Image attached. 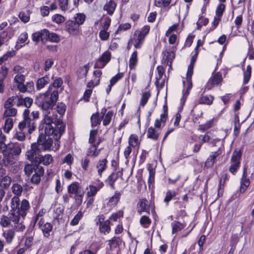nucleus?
Here are the masks:
<instances>
[{"label": "nucleus", "instance_id": "obj_1", "mask_svg": "<svg viewBox=\"0 0 254 254\" xmlns=\"http://www.w3.org/2000/svg\"><path fill=\"white\" fill-rule=\"evenodd\" d=\"M53 141L41 132L37 142L31 144L30 149L27 151L26 156L28 160L32 163H37L41 156V152L51 150Z\"/></svg>", "mask_w": 254, "mask_h": 254}, {"label": "nucleus", "instance_id": "obj_2", "mask_svg": "<svg viewBox=\"0 0 254 254\" xmlns=\"http://www.w3.org/2000/svg\"><path fill=\"white\" fill-rule=\"evenodd\" d=\"M49 92L41 93L36 96L34 103L42 109L48 113L55 106L59 98V93L57 90L52 91L51 96L48 95Z\"/></svg>", "mask_w": 254, "mask_h": 254}, {"label": "nucleus", "instance_id": "obj_3", "mask_svg": "<svg viewBox=\"0 0 254 254\" xmlns=\"http://www.w3.org/2000/svg\"><path fill=\"white\" fill-rule=\"evenodd\" d=\"M65 127L66 124L62 119L56 118V120L54 121V125L52 126L51 130L47 132L46 134H44L53 140V138L51 137V136H52L54 139L57 140L60 139L63 134L65 132Z\"/></svg>", "mask_w": 254, "mask_h": 254}, {"label": "nucleus", "instance_id": "obj_4", "mask_svg": "<svg viewBox=\"0 0 254 254\" xmlns=\"http://www.w3.org/2000/svg\"><path fill=\"white\" fill-rule=\"evenodd\" d=\"M67 192L70 194H74L75 205L77 207H79L82 203L85 193L82 187L78 182H73L67 187Z\"/></svg>", "mask_w": 254, "mask_h": 254}, {"label": "nucleus", "instance_id": "obj_5", "mask_svg": "<svg viewBox=\"0 0 254 254\" xmlns=\"http://www.w3.org/2000/svg\"><path fill=\"white\" fill-rule=\"evenodd\" d=\"M22 143H12L8 144V150L4 164L7 166L12 162L13 155L18 156L21 152V146Z\"/></svg>", "mask_w": 254, "mask_h": 254}, {"label": "nucleus", "instance_id": "obj_6", "mask_svg": "<svg viewBox=\"0 0 254 254\" xmlns=\"http://www.w3.org/2000/svg\"><path fill=\"white\" fill-rule=\"evenodd\" d=\"M49 113L50 111L45 113L44 118L39 127L40 134L41 132L46 134L47 132L50 131L52 129V126L54 125V121L56 120V118H58L57 115H54L53 117L49 116Z\"/></svg>", "mask_w": 254, "mask_h": 254}, {"label": "nucleus", "instance_id": "obj_7", "mask_svg": "<svg viewBox=\"0 0 254 254\" xmlns=\"http://www.w3.org/2000/svg\"><path fill=\"white\" fill-rule=\"evenodd\" d=\"M29 114L30 111L27 109H25L23 114V120L19 123L18 127L20 129H23L28 126V133L31 134L36 128V124L30 118Z\"/></svg>", "mask_w": 254, "mask_h": 254}, {"label": "nucleus", "instance_id": "obj_8", "mask_svg": "<svg viewBox=\"0 0 254 254\" xmlns=\"http://www.w3.org/2000/svg\"><path fill=\"white\" fill-rule=\"evenodd\" d=\"M98 217V222H97V224L99 223V230L100 232L105 234L106 233L108 234L111 231V228L110 226V220H107L105 221H101V219L104 220L103 215H102L101 216H99Z\"/></svg>", "mask_w": 254, "mask_h": 254}, {"label": "nucleus", "instance_id": "obj_9", "mask_svg": "<svg viewBox=\"0 0 254 254\" xmlns=\"http://www.w3.org/2000/svg\"><path fill=\"white\" fill-rule=\"evenodd\" d=\"M44 35L45 36V42L49 41L51 42L58 43L60 41V38L57 34L50 32L47 29H45V31H44Z\"/></svg>", "mask_w": 254, "mask_h": 254}, {"label": "nucleus", "instance_id": "obj_10", "mask_svg": "<svg viewBox=\"0 0 254 254\" xmlns=\"http://www.w3.org/2000/svg\"><path fill=\"white\" fill-rule=\"evenodd\" d=\"M139 209H138L137 212L140 215L143 212L149 214L150 206L148 201L146 199H142L139 200L138 203Z\"/></svg>", "mask_w": 254, "mask_h": 254}, {"label": "nucleus", "instance_id": "obj_11", "mask_svg": "<svg viewBox=\"0 0 254 254\" xmlns=\"http://www.w3.org/2000/svg\"><path fill=\"white\" fill-rule=\"evenodd\" d=\"M119 178L118 173L113 172L108 178L105 180V183L107 186H110L113 190L115 189V183Z\"/></svg>", "mask_w": 254, "mask_h": 254}, {"label": "nucleus", "instance_id": "obj_12", "mask_svg": "<svg viewBox=\"0 0 254 254\" xmlns=\"http://www.w3.org/2000/svg\"><path fill=\"white\" fill-rule=\"evenodd\" d=\"M42 167L40 165H38L37 163L27 164L25 166L24 172L26 175L30 176L34 172H37L39 168Z\"/></svg>", "mask_w": 254, "mask_h": 254}, {"label": "nucleus", "instance_id": "obj_13", "mask_svg": "<svg viewBox=\"0 0 254 254\" xmlns=\"http://www.w3.org/2000/svg\"><path fill=\"white\" fill-rule=\"evenodd\" d=\"M30 204L29 201L27 199H23L20 204L19 207V211L21 214V216L23 218L25 217L27 214V211L30 208Z\"/></svg>", "mask_w": 254, "mask_h": 254}, {"label": "nucleus", "instance_id": "obj_14", "mask_svg": "<svg viewBox=\"0 0 254 254\" xmlns=\"http://www.w3.org/2000/svg\"><path fill=\"white\" fill-rule=\"evenodd\" d=\"M44 173V169L43 167L39 168L37 172L32 175L31 178V182L32 184L36 185L38 184L41 181V177L43 175Z\"/></svg>", "mask_w": 254, "mask_h": 254}, {"label": "nucleus", "instance_id": "obj_15", "mask_svg": "<svg viewBox=\"0 0 254 254\" xmlns=\"http://www.w3.org/2000/svg\"><path fill=\"white\" fill-rule=\"evenodd\" d=\"M107 160L105 158L99 160L96 165V168L98 169L97 172L100 177H102V173L107 168Z\"/></svg>", "mask_w": 254, "mask_h": 254}, {"label": "nucleus", "instance_id": "obj_16", "mask_svg": "<svg viewBox=\"0 0 254 254\" xmlns=\"http://www.w3.org/2000/svg\"><path fill=\"white\" fill-rule=\"evenodd\" d=\"M175 58V54L173 51H167L164 53L163 60L164 63L171 67L172 63Z\"/></svg>", "mask_w": 254, "mask_h": 254}, {"label": "nucleus", "instance_id": "obj_17", "mask_svg": "<svg viewBox=\"0 0 254 254\" xmlns=\"http://www.w3.org/2000/svg\"><path fill=\"white\" fill-rule=\"evenodd\" d=\"M45 29H43L39 31L34 32L32 35V39L34 42L38 43L40 41L42 43H45V36L44 35V31Z\"/></svg>", "mask_w": 254, "mask_h": 254}, {"label": "nucleus", "instance_id": "obj_18", "mask_svg": "<svg viewBox=\"0 0 254 254\" xmlns=\"http://www.w3.org/2000/svg\"><path fill=\"white\" fill-rule=\"evenodd\" d=\"M50 81V77L48 75L38 79L36 83V88L40 90Z\"/></svg>", "mask_w": 254, "mask_h": 254}, {"label": "nucleus", "instance_id": "obj_19", "mask_svg": "<svg viewBox=\"0 0 254 254\" xmlns=\"http://www.w3.org/2000/svg\"><path fill=\"white\" fill-rule=\"evenodd\" d=\"M160 134V131L159 130L151 127L148 129L147 136L150 139L153 140H157Z\"/></svg>", "mask_w": 254, "mask_h": 254}, {"label": "nucleus", "instance_id": "obj_20", "mask_svg": "<svg viewBox=\"0 0 254 254\" xmlns=\"http://www.w3.org/2000/svg\"><path fill=\"white\" fill-rule=\"evenodd\" d=\"M53 161V157L50 154H46L45 155H41L38 160L37 164L40 165V164H43L45 166L50 165Z\"/></svg>", "mask_w": 254, "mask_h": 254}, {"label": "nucleus", "instance_id": "obj_21", "mask_svg": "<svg viewBox=\"0 0 254 254\" xmlns=\"http://www.w3.org/2000/svg\"><path fill=\"white\" fill-rule=\"evenodd\" d=\"M65 27L69 33H72L78 30L79 26L74 20H69L65 22Z\"/></svg>", "mask_w": 254, "mask_h": 254}, {"label": "nucleus", "instance_id": "obj_22", "mask_svg": "<svg viewBox=\"0 0 254 254\" xmlns=\"http://www.w3.org/2000/svg\"><path fill=\"white\" fill-rule=\"evenodd\" d=\"M121 195L122 192L116 190L115 192L114 195L110 198L107 204L111 206H115L117 205L120 200Z\"/></svg>", "mask_w": 254, "mask_h": 254}, {"label": "nucleus", "instance_id": "obj_23", "mask_svg": "<svg viewBox=\"0 0 254 254\" xmlns=\"http://www.w3.org/2000/svg\"><path fill=\"white\" fill-rule=\"evenodd\" d=\"M250 185V180L248 178H241L240 187L238 191L241 194L244 193Z\"/></svg>", "mask_w": 254, "mask_h": 254}, {"label": "nucleus", "instance_id": "obj_24", "mask_svg": "<svg viewBox=\"0 0 254 254\" xmlns=\"http://www.w3.org/2000/svg\"><path fill=\"white\" fill-rule=\"evenodd\" d=\"M117 4L113 0H110L104 6V10H106L109 15H112L116 9Z\"/></svg>", "mask_w": 254, "mask_h": 254}, {"label": "nucleus", "instance_id": "obj_25", "mask_svg": "<svg viewBox=\"0 0 254 254\" xmlns=\"http://www.w3.org/2000/svg\"><path fill=\"white\" fill-rule=\"evenodd\" d=\"M18 128L19 130L16 132L14 137L19 141H23L25 138L26 133H28V126H26V128H24L23 129H20L19 127Z\"/></svg>", "mask_w": 254, "mask_h": 254}, {"label": "nucleus", "instance_id": "obj_26", "mask_svg": "<svg viewBox=\"0 0 254 254\" xmlns=\"http://www.w3.org/2000/svg\"><path fill=\"white\" fill-rule=\"evenodd\" d=\"M102 119L103 118L99 117V113L98 112L93 114L90 118L91 127H94L97 125H100Z\"/></svg>", "mask_w": 254, "mask_h": 254}, {"label": "nucleus", "instance_id": "obj_27", "mask_svg": "<svg viewBox=\"0 0 254 254\" xmlns=\"http://www.w3.org/2000/svg\"><path fill=\"white\" fill-rule=\"evenodd\" d=\"M20 205V199L18 196H14L11 200V210L10 211L18 212Z\"/></svg>", "mask_w": 254, "mask_h": 254}, {"label": "nucleus", "instance_id": "obj_28", "mask_svg": "<svg viewBox=\"0 0 254 254\" xmlns=\"http://www.w3.org/2000/svg\"><path fill=\"white\" fill-rule=\"evenodd\" d=\"M41 229L44 236L48 238L50 236V232L52 231L53 225L50 223L47 222L43 225Z\"/></svg>", "mask_w": 254, "mask_h": 254}, {"label": "nucleus", "instance_id": "obj_29", "mask_svg": "<svg viewBox=\"0 0 254 254\" xmlns=\"http://www.w3.org/2000/svg\"><path fill=\"white\" fill-rule=\"evenodd\" d=\"M242 151L241 150L235 149L231 157L230 162L239 163L241 164L240 160L242 157Z\"/></svg>", "mask_w": 254, "mask_h": 254}, {"label": "nucleus", "instance_id": "obj_30", "mask_svg": "<svg viewBox=\"0 0 254 254\" xmlns=\"http://www.w3.org/2000/svg\"><path fill=\"white\" fill-rule=\"evenodd\" d=\"M122 240L120 237H114L109 240V245L111 250H113L121 244Z\"/></svg>", "mask_w": 254, "mask_h": 254}, {"label": "nucleus", "instance_id": "obj_31", "mask_svg": "<svg viewBox=\"0 0 254 254\" xmlns=\"http://www.w3.org/2000/svg\"><path fill=\"white\" fill-rule=\"evenodd\" d=\"M64 209V207L60 204H59L57 207L54 210V218L55 219L59 220L61 218Z\"/></svg>", "mask_w": 254, "mask_h": 254}, {"label": "nucleus", "instance_id": "obj_32", "mask_svg": "<svg viewBox=\"0 0 254 254\" xmlns=\"http://www.w3.org/2000/svg\"><path fill=\"white\" fill-rule=\"evenodd\" d=\"M214 97L211 95H205L202 96L199 101L200 104L211 105L213 103Z\"/></svg>", "mask_w": 254, "mask_h": 254}, {"label": "nucleus", "instance_id": "obj_33", "mask_svg": "<svg viewBox=\"0 0 254 254\" xmlns=\"http://www.w3.org/2000/svg\"><path fill=\"white\" fill-rule=\"evenodd\" d=\"M252 67L250 65L247 66L246 70L244 72L243 84H246L248 83L251 77Z\"/></svg>", "mask_w": 254, "mask_h": 254}, {"label": "nucleus", "instance_id": "obj_34", "mask_svg": "<svg viewBox=\"0 0 254 254\" xmlns=\"http://www.w3.org/2000/svg\"><path fill=\"white\" fill-rule=\"evenodd\" d=\"M137 51H135L132 53L129 61V66L130 69L134 68L137 64Z\"/></svg>", "mask_w": 254, "mask_h": 254}, {"label": "nucleus", "instance_id": "obj_35", "mask_svg": "<svg viewBox=\"0 0 254 254\" xmlns=\"http://www.w3.org/2000/svg\"><path fill=\"white\" fill-rule=\"evenodd\" d=\"M15 235V231L13 229H9L7 232L3 233V236L8 244H10Z\"/></svg>", "mask_w": 254, "mask_h": 254}, {"label": "nucleus", "instance_id": "obj_36", "mask_svg": "<svg viewBox=\"0 0 254 254\" xmlns=\"http://www.w3.org/2000/svg\"><path fill=\"white\" fill-rule=\"evenodd\" d=\"M229 179V176L226 173H223L221 177V179L220 180L219 187H218V196L220 197L222 195V193L220 195V190H221L222 185L223 186H224V184L225 181L228 180Z\"/></svg>", "mask_w": 254, "mask_h": 254}, {"label": "nucleus", "instance_id": "obj_37", "mask_svg": "<svg viewBox=\"0 0 254 254\" xmlns=\"http://www.w3.org/2000/svg\"><path fill=\"white\" fill-rule=\"evenodd\" d=\"M139 222L142 227L148 228L151 223V220L148 216L143 215L141 217Z\"/></svg>", "mask_w": 254, "mask_h": 254}, {"label": "nucleus", "instance_id": "obj_38", "mask_svg": "<svg viewBox=\"0 0 254 254\" xmlns=\"http://www.w3.org/2000/svg\"><path fill=\"white\" fill-rule=\"evenodd\" d=\"M151 94L150 91L143 92L140 102V106H144L147 103L148 99L151 97Z\"/></svg>", "mask_w": 254, "mask_h": 254}, {"label": "nucleus", "instance_id": "obj_39", "mask_svg": "<svg viewBox=\"0 0 254 254\" xmlns=\"http://www.w3.org/2000/svg\"><path fill=\"white\" fill-rule=\"evenodd\" d=\"M222 75L220 72H217L211 78L210 83L213 85H218L221 81Z\"/></svg>", "mask_w": 254, "mask_h": 254}, {"label": "nucleus", "instance_id": "obj_40", "mask_svg": "<svg viewBox=\"0 0 254 254\" xmlns=\"http://www.w3.org/2000/svg\"><path fill=\"white\" fill-rule=\"evenodd\" d=\"M11 183V178L8 176H6L1 179L0 182V186L2 188L6 189L9 188Z\"/></svg>", "mask_w": 254, "mask_h": 254}, {"label": "nucleus", "instance_id": "obj_41", "mask_svg": "<svg viewBox=\"0 0 254 254\" xmlns=\"http://www.w3.org/2000/svg\"><path fill=\"white\" fill-rule=\"evenodd\" d=\"M231 165L229 168V172L233 175H236L240 168L241 164L239 163L230 162Z\"/></svg>", "mask_w": 254, "mask_h": 254}, {"label": "nucleus", "instance_id": "obj_42", "mask_svg": "<svg viewBox=\"0 0 254 254\" xmlns=\"http://www.w3.org/2000/svg\"><path fill=\"white\" fill-rule=\"evenodd\" d=\"M176 195V192L174 190H169L166 193V196L164 201L167 205Z\"/></svg>", "mask_w": 254, "mask_h": 254}, {"label": "nucleus", "instance_id": "obj_43", "mask_svg": "<svg viewBox=\"0 0 254 254\" xmlns=\"http://www.w3.org/2000/svg\"><path fill=\"white\" fill-rule=\"evenodd\" d=\"M5 110L3 113L4 117H9L15 116L17 114V109L14 108L9 107L5 108Z\"/></svg>", "mask_w": 254, "mask_h": 254}, {"label": "nucleus", "instance_id": "obj_44", "mask_svg": "<svg viewBox=\"0 0 254 254\" xmlns=\"http://www.w3.org/2000/svg\"><path fill=\"white\" fill-rule=\"evenodd\" d=\"M129 146L134 147L139 144V140L137 135L132 134L130 135L128 139Z\"/></svg>", "mask_w": 254, "mask_h": 254}, {"label": "nucleus", "instance_id": "obj_45", "mask_svg": "<svg viewBox=\"0 0 254 254\" xmlns=\"http://www.w3.org/2000/svg\"><path fill=\"white\" fill-rule=\"evenodd\" d=\"M10 221H12L15 224H17L19 221L20 216H21L20 212L16 211H10Z\"/></svg>", "mask_w": 254, "mask_h": 254}, {"label": "nucleus", "instance_id": "obj_46", "mask_svg": "<svg viewBox=\"0 0 254 254\" xmlns=\"http://www.w3.org/2000/svg\"><path fill=\"white\" fill-rule=\"evenodd\" d=\"M82 217L83 213L81 211H78V213L74 216L73 218L71 220L70 225L71 226H75L77 225L79 220Z\"/></svg>", "mask_w": 254, "mask_h": 254}, {"label": "nucleus", "instance_id": "obj_47", "mask_svg": "<svg viewBox=\"0 0 254 254\" xmlns=\"http://www.w3.org/2000/svg\"><path fill=\"white\" fill-rule=\"evenodd\" d=\"M56 108L58 113L61 116L63 117L64 115L66 108L65 104L63 102H59L58 103Z\"/></svg>", "mask_w": 254, "mask_h": 254}, {"label": "nucleus", "instance_id": "obj_48", "mask_svg": "<svg viewBox=\"0 0 254 254\" xmlns=\"http://www.w3.org/2000/svg\"><path fill=\"white\" fill-rule=\"evenodd\" d=\"M225 4L221 3H219L216 7V11H215V15L221 18L223 15V12L225 11Z\"/></svg>", "mask_w": 254, "mask_h": 254}, {"label": "nucleus", "instance_id": "obj_49", "mask_svg": "<svg viewBox=\"0 0 254 254\" xmlns=\"http://www.w3.org/2000/svg\"><path fill=\"white\" fill-rule=\"evenodd\" d=\"M13 120L11 118H7L5 121L4 130L5 132H8L13 127Z\"/></svg>", "mask_w": 254, "mask_h": 254}, {"label": "nucleus", "instance_id": "obj_50", "mask_svg": "<svg viewBox=\"0 0 254 254\" xmlns=\"http://www.w3.org/2000/svg\"><path fill=\"white\" fill-rule=\"evenodd\" d=\"M113 115L114 112L113 111H109L107 112L103 122V124L104 126H106L110 123Z\"/></svg>", "mask_w": 254, "mask_h": 254}, {"label": "nucleus", "instance_id": "obj_51", "mask_svg": "<svg viewBox=\"0 0 254 254\" xmlns=\"http://www.w3.org/2000/svg\"><path fill=\"white\" fill-rule=\"evenodd\" d=\"M12 192L18 196L21 194L23 188L20 185L14 184L12 187Z\"/></svg>", "mask_w": 254, "mask_h": 254}, {"label": "nucleus", "instance_id": "obj_52", "mask_svg": "<svg viewBox=\"0 0 254 254\" xmlns=\"http://www.w3.org/2000/svg\"><path fill=\"white\" fill-rule=\"evenodd\" d=\"M111 54L108 51L105 52L102 56L99 58V61L103 62L106 64L111 60Z\"/></svg>", "mask_w": 254, "mask_h": 254}, {"label": "nucleus", "instance_id": "obj_53", "mask_svg": "<svg viewBox=\"0 0 254 254\" xmlns=\"http://www.w3.org/2000/svg\"><path fill=\"white\" fill-rule=\"evenodd\" d=\"M75 18V22L77 24H78V25L79 26V25L82 24L85 20V14L83 13H78L76 14V16L74 17Z\"/></svg>", "mask_w": 254, "mask_h": 254}, {"label": "nucleus", "instance_id": "obj_54", "mask_svg": "<svg viewBox=\"0 0 254 254\" xmlns=\"http://www.w3.org/2000/svg\"><path fill=\"white\" fill-rule=\"evenodd\" d=\"M8 150V145H6L3 143L2 140H0V152H1L4 156L3 159V162H4Z\"/></svg>", "mask_w": 254, "mask_h": 254}, {"label": "nucleus", "instance_id": "obj_55", "mask_svg": "<svg viewBox=\"0 0 254 254\" xmlns=\"http://www.w3.org/2000/svg\"><path fill=\"white\" fill-rule=\"evenodd\" d=\"M172 233L174 234L181 231L184 228V226L179 222L172 223Z\"/></svg>", "mask_w": 254, "mask_h": 254}, {"label": "nucleus", "instance_id": "obj_56", "mask_svg": "<svg viewBox=\"0 0 254 254\" xmlns=\"http://www.w3.org/2000/svg\"><path fill=\"white\" fill-rule=\"evenodd\" d=\"M123 72H119L113 76L110 80L111 85L113 86L115 85L119 80L123 78Z\"/></svg>", "mask_w": 254, "mask_h": 254}, {"label": "nucleus", "instance_id": "obj_57", "mask_svg": "<svg viewBox=\"0 0 254 254\" xmlns=\"http://www.w3.org/2000/svg\"><path fill=\"white\" fill-rule=\"evenodd\" d=\"M1 71H0V80H3L6 77L8 72V68L5 66H2L1 67Z\"/></svg>", "mask_w": 254, "mask_h": 254}, {"label": "nucleus", "instance_id": "obj_58", "mask_svg": "<svg viewBox=\"0 0 254 254\" xmlns=\"http://www.w3.org/2000/svg\"><path fill=\"white\" fill-rule=\"evenodd\" d=\"M98 190L99 189H97V187L93 185H90L89 190L87 191V195L89 197L95 196Z\"/></svg>", "mask_w": 254, "mask_h": 254}, {"label": "nucleus", "instance_id": "obj_59", "mask_svg": "<svg viewBox=\"0 0 254 254\" xmlns=\"http://www.w3.org/2000/svg\"><path fill=\"white\" fill-rule=\"evenodd\" d=\"M52 19L53 21L58 24L61 23L64 21V17L59 14L54 15L52 16Z\"/></svg>", "mask_w": 254, "mask_h": 254}, {"label": "nucleus", "instance_id": "obj_60", "mask_svg": "<svg viewBox=\"0 0 254 254\" xmlns=\"http://www.w3.org/2000/svg\"><path fill=\"white\" fill-rule=\"evenodd\" d=\"M108 30L103 29L99 32V37L102 40L105 41L108 39L110 33L107 32Z\"/></svg>", "mask_w": 254, "mask_h": 254}, {"label": "nucleus", "instance_id": "obj_61", "mask_svg": "<svg viewBox=\"0 0 254 254\" xmlns=\"http://www.w3.org/2000/svg\"><path fill=\"white\" fill-rule=\"evenodd\" d=\"M10 223L9 218L8 217L3 215L0 221V225L4 227H7Z\"/></svg>", "mask_w": 254, "mask_h": 254}, {"label": "nucleus", "instance_id": "obj_62", "mask_svg": "<svg viewBox=\"0 0 254 254\" xmlns=\"http://www.w3.org/2000/svg\"><path fill=\"white\" fill-rule=\"evenodd\" d=\"M16 98V96H12L7 99L4 104V108H7L12 107L13 106L14 100Z\"/></svg>", "mask_w": 254, "mask_h": 254}, {"label": "nucleus", "instance_id": "obj_63", "mask_svg": "<svg viewBox=\"0 0 254 254\" xmlns=\"http://www.w3.org/2000/svg\"><path fill=\"white\" fill-rule=\"evenodd\" d=\"M97 129L91 130L90 132V137L89 139V142L91 144H93L95 141V137L97 134Z\"/></svg>", "mask_w": 254, "mask_h": 254}, {"label": "nucleus", "instance_id": "obj_64", "mask_svg": "<svg viewBox=\"0 0 254 254\" xmlns=\"http://www.w3.org/2000/svg\"><path fill=\"white\" fill-rule=\"evenodd\" d=\"M111 19L109 17H106L103 23H102V26L103 29L108 30L110 24H111Z\"/></svg>", "mask_w": 254, "mask_h": 254}]
</instances>
